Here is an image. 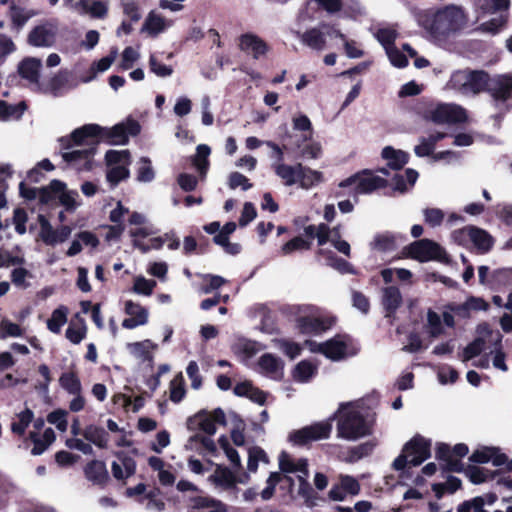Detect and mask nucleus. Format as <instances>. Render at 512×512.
<instances>
[{"label": "nucleus", "mask_w": 512, "mask_h": 512, "mask_svg": "<svg viewBox=\"0 0 512 512\" xmlns=\"http://www.w3.org/2000/svg\"><path fill=\"white\" fill-rule=\"evenodd\" d=\"M23 335V329L16 323L11 322L8 319H3L0 322V338L6 339L8 337H21Z\"/></svg>", "instance_id": "obj_55"}, {"label": "nucleus", "mask_w": 512, "mask_h": 512, "mask_svg": "<svg viewBox=\"0 0 512 512\" xmlns=\"http://www.w3.org/2000/svg\"><path fill=\"white\" fill-rule=\"evenodd\" d=\"M258 365L261 373L270 377L278 378L282 374V363L272 354L262 355L259 359Z\"/></svg>", "instance_id": "obj_35"}, {"label": "nucleus", "mask_w": 512, "mask_h": 512, "mask_svg": "<svg viewBox=\"0 0 512 512\" xmlns=\"http://www.w3.org/2000/svg\"><path fill=\"white\" fill-rule=\"evenodd\" d=\"M310 247L311 243L309 241L302 237H295L282 246L281 252L283 255H289L295 251L308 250Z\"/></svg>", "instance_id": "obj_58"}, {"label": "nucleus", "mask_w": 512, "mask_h": 512, "mask_svg": "<svg viewBox=\"0 0 512 512\" xmlns=\"http://www.w3.org/2000/svg\"><path fill=\"white\" fill-rule=\"evenodd\" d=\"M475 226H466L464 228L452 232L451 237L453 241L462 246H468L473 237Z\"/></svg>", "instance_id": "obj_63"}, {"label": "nucleus", "mask_w": 512, "mask_h": 512, "mask_svg": "<svg viewBox=\"0 0 512 512\" xmlns=\"http://www.w3.org/2000/svg\"><path fill=\"white\" fill-rule=\"evenodd\" d=\"M155 177V173L151 164V160L147 157H142L138 161L137 180L140 182H151Z\"/></svg>", "instance_id": "obj_51"}, {"label": "nucleus", "mask_w": 512, "mask_h": 512, "mask_svg": "<svg viewBox=\"0 0 512 512\" xmlns=\"http://www.w3.org/2000/svg\"><path fill=\"white\" fill-rule=\"evenodd\" d=\"M488 85V75L483 71L457 70L449 80V86L463 95H475Z\"/></svg>", "instance_id": "obj_5"}, {"label": "nucleus", "mask_w": 512, "mask_h": 512, "mask_svg": "<svg viewBox=\"0 0 512 512\" xmlns=\"http://www.w3.org/2000/svg\"><path fill=\"white\" fill-rule=\"evenodd\" d=\"M282 480H285L290 485H293V479L290 476L282 477L278 472L271 473L267 479V487L261 492L262 499L269 500L274 494L276 485Z\"/></svg>", "instance_id": "obj_49"}, {"label": "nucleus", "mask_w": 512, "mask_h": 512, "mask_svg": "<svg viewBox=\"0 0 512 512\" xmlns=\"http://www.w3.org/2000/svg\"><path fill=\"white\" fill-rule=\"evenodd\" d=\"M306 345L312 352H321L332 360H339L348 355V345L342 337H335L324 343L307 341Z\"/></svg>", "instance_id": "obj_14"}, {"label": "nucleus", "mask_w": 512, "mask_h": 512, "mask_svg": "<svg viewBox=\"0 0 512 512\" xmlns=\"http://www.w3.org/2000/svg\"><path fill=\"white\" fill-rule=\"evenodd\" d=\"M423 217L427 225L437 227L442 224L445 214L439 208H426L423 210Z\"/></svg>", "instance_id": "obj_62"}, {"label": "nucleus", "mask_w": 512, "mask_h": 512, "mask_svg": "<svg viewBox=\"0 0 512 512\" xmlns=\"http://www.w3.org/2000/svg\"><path fill=\"white\" fill-rule=\"evenodd\" d=\"M272 167L275 174L286 186H292L298 183L299 173H301V164L288 165L283 161H275Z\"/></svg>", "instance_id": "obj_26"}, {"label": "nucleus", "mask_w": 512, "mask_h": 512, "mask_svg": "<svg viewBox=\"0 0 512 512\" xmlns=\"http://www.w3.org/2000/svg\"><path fill=\"white\" fill-rule=\"evenodd\" d=\"M425 331L433 338H436L443 334L444 329L442 326V320L438 313L429 309L427 312V322L424 326Z\"/></svg>", "instance_id": "obj_43"}, {"label": "nucleus", "mask_w": 512, "mask_h": 512, "mask_svg": "<svg viewBox=\"0 0 512 512\" xmlns=\"http://www.w3.org/2000/svg\"><path fill=\"white\" fill-rule=\"evenodd\" d=\"M140 132L139 124L134 120H128L116 124L112 128H102L97 136V143L100 139H108L111 144L123 145L128 142L129 136H135Z\"/></svg>", "instance_id": "obj_12"}, {"label": "nucleus", "mask_w": 512, "mask_h": 512, "mask_svg": "<svg viewBox=\"0 0 512 512\" xmlns=\"http://www.w3.org/2000/svg\"><path fill=\"white\" fill-rule=\"evenodd\" d=\"M208 480L215 486L226 490L233 488L236 483L244 484L248 482L249 476L248 474H244L237 479L233 472L228 468L217 466L213 474L209 476Z\"/></svg>", "instance_id": "obj_23"}, {"label": "nucleus", "mask_w": 512, "mask_h": 512, "mask_svg": "<svg viewBox=\"0 0 512 512\" xmlns=\"http://www.w3.org/2000/svg\"><path fill=\"white\" fill-rule=\"evenodd\" d=\"M71 233L72 229L69 226L63 225L55 230L47 221L41 218L40 237L45 244L54 246L63 243L70 237Z\"/></svg>", "instance_id": "obj_24"}, {"label": "nucleus", "mask_w": 512, "mask_h": 512, "mask_svg": "<svg viewBox=\"0 0 512 512\" xmlns=\"http://www.w3.org/2000/svg\"><path fill=\"white\" fill-rule=\"evenodd\" d=\"M69 310L67 307L61 305L56 308L51 317L47 320V328L52 333L58 334L61 331L62 326L67 323Z\"/></svg>", "instance_id": "obj_41"}, {"label": "nucleus", "mask_w": 512, "mask_h": 512, "mask_svg": "<svg viewBox=\"0 0 512 512\" xmlns=\"http://www.w3.org/2000/svg\"><path fill=\"white\" fill-rule=\"evenodd\" d=\"M408 255L420 262L444 260L446 251L436 242L429 239L415 241L407 247Z\"/></svg>", "instance_id": "obj_10"}, {"label": "nucleus", "mask_w": 512, "mask_h": 512, "mask_svg": "<svg viewBox=\"0 0 512 512\" xmlns=\"http://www.w3.org/2000/svg\"><path fill=\"white\" fill-rule=\"evenodd\" d=\"M510 0H480L477 4V10L481 17L500 13L497 17L480 25V30L489 33H496L506 23V17L502 12L507 11Z\"/></svg>", "instance_id": "obj_8"}, {"label": "nucleus", "mask_w": 512, "mask_h": 512, "mask_svg": "<svg viewBox=\"0 0 512 512\" xmlns=\"http://www.w3.org/2000/svg\"><path fill=\"white\" fill-rule=\"evenodd\" d=\"M25 109L26 104L24 102L12 105L0 100V120H18L23 115Z\"/></svg>", "instance_id": "obj_40"}, {"label": "nucleus", "mask_w": 512, "mask_h": 512, "mask_svg": "<svg viewBox=\"0 0 512 512\" xmlns=\"http://www.w3.org/2000/svg\"><path fill=\"white\" fill-rule=\"evenodd\" d=\"M124 312L128 315V318L122 321V327L125 329H135L148 323L149 311L139 303L127 300L124 304Z\"/></svg>", "instance_id": "obj_19"}, {"label": "nucleus", "mask_w": 512, "mask_h": 512, "mask_svg": "<svg viewBox=\"0 0 512 512\" xmlns=\"http://www.w3.org/2000/svg\"><path fill=\"white\" fill-rule=\"evenodd\" d=\"M17 421L12 422L11 430L17 435H23L34 419V413L32 410L26 408L24 411L16 415Z\"/></svg>", "instance_id": "obj_46"}, {"label": "nucleus", "mask_w": 512, "mask_h": 512, "mask_svg": "<svg viewBox=\"0 0 512 512\" xmlns=\"http://www.w3.org/2000/svg\"><path fill=\"white\" fill-rule=\"evenodd\" d=\"M185 396L184 378L178 374L170 382V399L174 403H179Z\"/></svg>", "instance_id": "obj_52"}, {"label": "nucleus", "mask_w": 512, "mask_h": 512, "mask_svg": "<svg viewBox=\"0 0 512 512\" xmlns=\"http://www.w3.org/2000/svg\"><path fill=\"white\" fill-rule=\"evenodd\" d=\"M140 58L139 52L133 47H126L121 55L120 68L122 70H128L132 68L135 62Z\"/></svg>", "instance_id": "obj_64"}, {"label": "nucleus", "mask_w": 512, "mask_h": 512, "mask_svg": "<svg viewBox=\"0 0 512 512\" xmlns=\"http://www.w3.org/2000/svg\"><path fill=\"white\" fill-rule=\"evenodd\" d=\"M431 119L436 123H457L467 118L464 108L457 104H439L432 112Z\"/></svg>", "instance_id": "obj_17"}, {"label": "nucleus", "mask_w": 512, "mask_h": 512, "mask_svg": "<svg viewBox=\"0 0 512 512\" xmlns=\"http://www.w3.org/2000/svg\"><path fill=\"white\" fill-rule=\"evenodd\" d=\"M73 11L79 14H89L94 18H102L107 13V6L101 1L79 0L73 5Z\"/></svg>", "instance_id": "obj_30"}, {"label": "nucleus", "mask_w": 512, "mask_h": 512, "mask_svg": "<svg viewBox=\"0 0 512 512\" xmlns=\"http://www.w3.org/2000/svg\"><path fill=\"white\" fill-rule=\"evenodd\" d=\"M315 373L316 367L312 363L308 361H301L295 367L293 377L296 381L307 382L315 375Z\"/></svg>", "instance_id": "obj_50"}, {"label": "nucleus", "mask_w": 512, "mask_h": 512, "mask_svg": "<svg viewBox=\"0 0 512 512\" xmlns=\"http://www.w3.org/2000/svg\"><path fill=\"white\" fill-rule=\"evenodd\" d=\"M126 349L130 355L142 362L152 361V351L157 349V344L146 339L143 341L127 343Z\"/></svg>", "instance_id": "obj_29"}, {"label": "nucleus", "mask_w": 512, "mask_h": 512, "mask_svg": "<svg viewBox=\"0 0 512 512\" xmlns=\"http://www.w3.org/2000/svg\"><path fill=\"white\" fill-rule=\"evenodd\" d=\"M261 350V346L254 341L247 339H239L233 345L234 353L245 362L256 355Z\"/></svg>", "instance_id": "obj_36"}, {"label": "nucleus", "mask_w": 512, "mask_h": 512, "mask_svg": "<svg viewBox=\"0 0 512 512\" xmlns=\"http://www.w3.org/2000/svg\"><path fill=\"white\" fill-rule=\"evenodd\" d=\"M386 180L375 175L371 171L357 173L339 184L341 188H352L355 196L359 194H368L376 189L384 187Z\"/></svg>", "instance_id": "obj_9"}, {"label": "nucleus", "mask_w": 512, "mask_h": 512, "mask_svg": "<svg viewBox=\"0 0 512 512\" xmlns=\"http://www.w3.org/2000/svg\"><path fill=\"white\" fill-rule=\"evenodd\" d=\"M468 453V447L465 444H457L451 451L449 446L441 444L437 448L436 456L445 462L444 468L448 471L460 472L463 465L460 458Z\"/></svg>", "instance_id": "obj_15"}, {"label": "nucleus", "mask_w": 512, "mask_h": 512, "mask_svg": "<svg viewBox=\"0 0 512 512\" xmlns=\"http://www.w3.org/2000/svg\"><path fill=\"white\" fill-rule=\"evenodd\" d=\"M429 440L415 436L403 447L402 453L394 460L393 468L403 470L408 466H418L430 457Z\"/></svg>", "instance_id": "obj_4"}, {"label": "nucleus", "mask_w": 512, "mask_h": 512, "mask_svg": "<svg viewBox=\"0 0 512 512\" xmlns=\"http://www.w3.org/2000/svg\"><path fill=\"white\" fill-rule=\"evenodd\" d=\"M156 287V281L137 276L134 279L133 291L140 295L150 296Z\"/></svg>", "instance_id": "obj_54"}, {"label": "nucleus", "mask_w": 512, "mask_h": 512, "mask_svg": "<svg viewBox=\"0 0 512 512\" xmlns=\"http://www.w3.org/2000/svg\"><path fill=\"white\" fill-rule=\"evenodd\" d=\"M83 437L100 449L108 447L109 435L104 428L89 425L83 430Z\"/></svg>", "instance_id": "obj_34"}, {"label": "nucleus", "mask_w": 512, "mask_h": 512, "mask_svg": "<svg viewBox=\"0 0 512 512\" xmlns=\"http://www.w3.org/2000/svg\"><path fill=\"white\" fill-rule=\"evenodd\" d=\"M42 61L35 57H28L23 59L19 66L18 72L20 76L30 83L37 84L40 77V70Z\"/></svg>", "instance_id": "obj_28"}, {"label": "nucleus", "mask_w": 512, "mask_h": 512, "mask_svg": "<svg viewBox=\"0 0 512 512\" xmlns=\"http://www.w3.org/2000/svg\"><path fill=\"white\" fill-rule=\"evenodd\" d=\"M58 26L53 21H45L35 26L28 34L27 41L31 46L48 48L55 44Z\"/></svg>", "instance_id": "obj_13"}, {"label": "nucleus", "mask_w": 512, "mask_h": 512, "mask_svg": "<svg viewBox=\"0 0 512 512\" xmlns=\"http://www.w3.org/2000/svg\"><path fill=\"white\" fill-rule=\"evenodd\" d=\"M331 430V421H322L293 431L289 435V440L295 445H304L310 441H317L328 438Z\"/></svg>", "instance_id": "obj_11"}, {"label": "nucleus", "mask_w": 512, "mask_h": 512, "mask_svg": "<svg viewBox=\"0 0 512 512\" xmlns=\"http://www.w3.org/2000/svg\"><path fill=\"white\" fill-rule=\"evenodd\" d=\"M382 303L388 316L394 313L402 303V296L397 287L390 286L383 290Z\"/></svg>", "instance_id": "obj_38"}, {"label": "nucleus", "mask_w": 512, "mask_h": 512, "mask_svg": "<svg viewBox=\"0 0 512 512\" xmlns=\"http://www.w3.org/2000/svg\"><path fill=\"white\" fill-rule=\"evenodd\" d=\"M116 57H117V51L113 50V51H111L110 55L103 57L100 60L94 62L89 69V75L86 77H83L81 79V81L84 83H88L96 78L97 73L107 71L111 67L113 62L115 61Z\"/></svg>", "instance_id": "obj_37"}, {"label": "nucleus", "mask_w": 512, "mask_h": 512, "mask_svg": "<svg viewBox=\"0 0 512 512\" xmlns=\"http://www.w3.org/2000/svg\"><path fill=\"white\" fill-rule=\"evenodd\" d=\"M470 243L481 252H487L492 247L491 236L483 229L475 227Z\"/></svg>", "instance_id": "obj_48"}, {"label": "nucleus", "mask_w": 512, "mask_h": 512, "mask_svg": "<svg viewBox=\"0 0 512 512\" xmlns=\"http://www.w3.org/2000/svg\"><path fill=\"white\" fill-rule=\"evenodd\" d=\"M301 42L316 51H322L326 47L325 34L318 28H311L300 34Z\"/></svg>", "instance_id": "obj_33"}, {"label": "nucleus", "mask_w": 512, "mask_h": 512, "mask_svg": "<svg viewBox=\"0 0 512 512\" xmlns=\"http://www.w3.org/2000/svg\"><path fill=\"white\" fill-rule=\"evenodd\" d=\"M414 17L418 25L434 38L448 36L466 23L465 12L457 5H448L437 11L417 10Z\"/></svg>", "instance_id": "obj_2"}, {"label": "nucleus", "mask_w": 512, "mask_h": 512, "mask_svg": "<svg viewBox=\"0 0 512 512\" xmlns=\"http://www.w3.org/2000/svg\"><path fill=\"white\" fill-rule=\"evenodd\" d=\"M292 122L295 130L308 132V135L303 136V142L310 141L312 139V123L306 115L300 114L295 116Z\"/></svg>", "instance_id": "obj_57"}, {"label": "nucleus", "mask_w": 512, "mask_h": 512, "mask_svg": "<svg viewBox=\"0 0 512 512\" xmlns=\"http://www.w3.org/2000/svg\"><path fill=\"white\" fill-rule=\"evenodd\" d=\"M370 433V426L354 404H342L338 410V437L355 441Z\"/></svg>", "instance_id": "obj_3"}, {"label": "nucleus", "mask_w": 512, "mask_h": 512, "mask_svg": "<svg viewBox=\"0 0 512 512\" xmlns=\"http://www.w3.org/2000/svg\"><path fill=\"white\" fill-rule=\"evenodd\" d=\"M107 164L106 179L112 185L116 186L120 181L129 177L128 166L131 163L128 150H109L105 155Z\"/></svg>", "instance_id": "obj_7"}, {"label": "nucleus", "mask_w": 512, "mask_h": 512, "mask_svg": "<svg viewBox=\"0 0 512 512\" xmlns=\"http://www.w3.org/2000/svg\"><path fill=\"white\" fill-rule=\"evenodd\" d=\"M382 157L387 160L392 169H401L408 161V155L402 150H395L387 146L382 150Z\"/></svg>", "instance_id": "obj_39"}, {"label": "nucleus", "mask_w": 512, "mask_h": 512, "mask_svg": "<svg viewBox=\"0 0 512 512\" xmlns=\"http://www.w3.org/2000/svg\"><path fill=\"white\" fill-rule=\"evenodd\" d=\"M238 47L241 51L252 55L254 59H259L268 51L266 42L253 33L242 34L238 39Z\"/></svg>", "instance_id": "obj_21"}, {"label": "nucleus", "mask_w": 512, "mask_h": 512, "mask_svg": "<svg viewBox=\"0 0 512 512\" xmlns=\"http://www.w3.org/2000/svg\"><path fill=\"white\" fill-rule=\"evenodd\" d=\"M102 127L97 124H87L73 131L70 138H62L66 148L72 149L63 153L62 157L71 167L78 171L90 170L97 146V136Z\"/></svg>", "instance_id": "obj_1"}, {"label": "nucleus", "mask_w": 512, "mask_h": 512, "mask_svg": "<svg viewBox=\"0 0 512 512\" xmlns=\"http://www.w3.org/2000/svg\"><path fill=\"white\" fill-rule=\"evenodd\" d=\"M484 350V340L481 338L475 339L473 342L468 344L461 355V360L467 362L482 353Z\"/></svg>", "instance_id": "obj_56"}, {"label": "nucleus", "mask_w": 512, "mask_h": 512, "mask_svg": "<svg viewBox=\"0 0 512 512\" xmlns=\"http://www.w3.org/2000/svg\"><path fill=\"white\" fill-rule=\"evenodd\" d=\"M49 192L54 194L57 197L61 204L64 205L68 209H73L77 206L76 198L78 197V193L76 191H68L66 190V186L63 182L59 180H53L48 187L43 188L40 191V199L43 202L48 201V197L46 196Z\"/></svg>", "instance_id": "obj_18"}, {"label": "nucleus", "mask_w": 512, "mask_h": 512, "mask_svg": "<svg viewBox=\"0 0 512 512\" xmlns=\"http://www.w3.org/2000/svg\"><path fill=\"white\" fill-rule=\"evenodd\" d=\"M340 227H334L330 229L326 224H319L318 230V244L324 245L327 242H331L332 245L346 256L350 255V245L347 241L340 239Z\"/></svg>", "instance_id": "obj_20"}, {"label": "nucleus", "mask_w": 512, "mask_h": 512, "mask_svg": "<svg viewBox=\"0 0 512 512\" xmlns=\"http://www.w3.org/2000/svg\"><path fill=\"white\" fill-rule=\"evenodd\" d=\"M322 174L318 171L304 167L301 164V173H299L298 183L304 189H309L317 183L321 182Z\"/></svg>", "instance_id": "obj_47"}, {"label": "nucleus", "mask_w": 512, "mask_h": 512, "mask_svg": "<svg viewBox=\"0 0 512 512\" xmlns=\"http://www.w3.org/2000/svg\"><path fill=\"white\" fill-rule=\"evenodd\" d=\"M87 328L84 322H81L78 326L69 325L66 330V338L73 344H79L86 336Z\"/></svg>", "instance_id": "obj_59"}, {"label": "nucleus", "mask_w": 512, "mask_h": 512, "mask_svg": "<svg viewBox=\"0 0 512 512\" xmlns=\"http://www.w3.org/2000/svg\"><path fill=\"white\" fill-rule=\"evenodd\" d=\"M86 478L94 484H104L108 479V471L104 462L93 460L89 462L85 469Z\"/></svg>", "instance_id": "obj_31"}, {"label": "nucleus", "mask_w": 512, "mask_h": 512, "mask_svg": "<svg viewBox=\"0 0 512 512\" xmlns=\"http://www.w3.org/2000/svg\"><path fill=\"white\" fill-rule=\"evenodd\" d=\"M116 456L119 461H114L111 465L113 476L118 480L132 476L136 470L135 461L122 452L116 453Z\"/></svg>", "instance_id": "obj_27"}, {"label": "nucleus", "mask_w": 512, "mask_h": 512, "mask_svg": "<svg viewBox=\"0 0 512 512\" xmlns=\"http://www.w3.org/2000/svg\"><path fill=\"white\" fill-rule=\"evenodd\" d=\"M149 66L152 73H154L156 76L165 78L169 77L173 73V69L171 66L165 65L161 63L155 54H151L149 57Z\"/></svg>", "instance_id": "obj_60"}, {"label": "nucleus", "mask_w": 512, "mask_h": 512, "mask_svg": "<svg viewBox=\"0 0 512 512\" xmlns=\"http://www.w3.org/2000/svg\"><path fill=\"white\" fill-rule=\"evenodd\" d=\"M298 327L303 333H318L327 328L323 320L314 317H300L298 319Z\"/></svg>", "instance_id": "obj_44"}, {"label": "nucleus", "mask_w": 512, "mask_h": 512, "mask_svg": "<svg viewBox=\"0 0 512 512\" xmlns=\"http://www.w3.org/2000/svg\"><path fill=\"white\" fill-rule=\"evenodd\" d=\"M470 460L475 463H488L492 462L495 466L503 465L506 462V456L498 453L495 448H483L476 450L471 456Z\"/></svg>", "instance_id": "obj_32"}, {"label": "nucleus", "mask_w": 512, "mask_h": 512, "mask_svg": "<svg viewBox=\"0 0 512 512\" xmlns=\"http://www.w3.org/2000/svg\"><path fill=\"white\" fill-rule=\"evenodd\" d=\"M172 25V20L166 19L156 10H151L142 24L141 32L146 33L150 37H157Z\"/></svg>", "instance_id": "obj_22"}, {"label": "nucleus", "mask_w": 512, "mask_h": 512, "mask_svg": "<svg viewBox=\"0 0 512 512\" xmlns=\"http://www.w3.org/2000/svg\"><path fill=\"white\" fill-rule=\"evenodd\" d=\"M47 421L55 425L59 431L65 432L68 428L67 411L62 409L52 411L48 414Z\"/></svg>", "instance_id": "obj_61"}, {"label": "nucleus", "mask_w": 512, "mask_h": 512, "mask_svg": "<svg viewBox=\"0 0 512 512\" xmlns=\"http://www.w3.org/2000/svg\"><path fill=\"white\" fill-rule=\"evenodd\" d=\"M60 385L70 394L81 392V383L74 373H64L59 379Z\"/></svg>", "instance_id": "obj_53"}, {"label": "nucleus", "mask_w": 512, "mask_h": 512, "mask_svg": "<svg viewBox=\"0 0 512 512\" xmlns=\"http://www.w3.org/2000/svg\"><path fill=\"white\" fill-rule=\"evenodd\" d=\"M279 466L282 472L285 473H299L297 476L299 481L298 495L301 496L305 503L309 506L314 504L313 502V489L307 482L308 469L306 459H293L286 453H282L279 458Z\"/></svg>", "instance_id": "obj_6"}, {"label": "nucleus", "mask_w": 512, "mask_h": 512, "mask_svg": "<svg viewBox=\"0 0 512 512\" xmlns=\"http://www.w3.org/2000/svg\"><path fill=\"white\" fill-rule=\"evenodd\" d=\"M268 464L269 459L265 451L260 447H251L248 451L247 469L250 473H255L259 463Z\"/></svg>", "instance_id": "obj_45"}, {"label": "nucleus", "mask_w": 512, "mask_h": 512, "mask_svg": "<svg viewBox=\"0 0 512 512\" xmlns=\"http://www.w3.org/2000/svg\"><path fill=\"white\" fill-rule=\"evenodd\" d=\"M191 424H196L200 430L208 435H214L217 430L216 425L225 424V413L220 408L212 412L201 411L189 419V425Z\"/></svg>", "instance_id": "obj_16"}, {"label": "nucleus", "mask_w": 512, "mask_h": 512, "mask_svg": "<svg viewBox=\"0 0 512 512\" xmlns=\"http://www.w3.org/2000/svg\"><path fill=\"white\" fill-rule=\"evenodd\" d=\"M486 88L495 100L505 101L512 94V76L508 74L498 75L490 81L488 80Z\"/></svg>", "instance_id": "obj_25"}, {"label": "nucleus", "mask_w": 512, "mask_h": 512, "mask_svg": "<svg viewBox=\"0 0 512 512\" xmlns=\"http://www.w3.org/2000/svg\"><path fill=\"white\" fill-rule=\"evenodd\" d=\"M211 153V149L206 144H200L196 148V154L193 158V164L199 173L204 176L209 167L208 157Z\"/></svg>", "instance_id": "obj_42"}]
</instances>
